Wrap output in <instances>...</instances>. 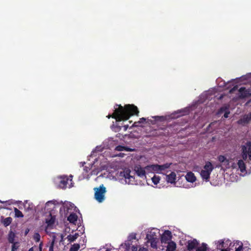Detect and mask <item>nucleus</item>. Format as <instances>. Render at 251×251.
I'll list each match as a JSON object with an SVG mask.
<instances>
[{"label":"nucleus","instance_id":"22","mask_svg":"<svg viewBox=\"0 0 251 251\" xmlns=\"http://www.w3.org/2000/svg\"><path fill=\"white\" fill-rule=\"evenodd\" d=\"M90 169L89 167L85 166L83 168L84 172L83 173V176H79L78 179L79 180H81L84 178H87L89 179L90 177V175L88 174L89 171H90Z\"/></svg>","mask_w":251,"mask_h":251},{"label":"nucleus","instance_id":"41","mask_svg":"<svg viewBox=\"0 0 251 251\" xmlns=\"http://www.w3.org/2000/svg\"><path fill=\"white\" fill-rule=\"evenodd\" d=\"M136 237V234L135 233H131L129 235V236L128 237V240L131 241L132 240L135 239Z\"/></svg>","mask_w":251,"mask_h":251},{"label":"nucleus","instance_id":"53","mask_svg":"<svg viewBox=\"0 0 251 251\" xmlns=\"http://www.w3.org/2000/svg\"><path fill=\"white\" fill-rule=\"evenodd\" d=\"M60 237H61V241H61V242H62V241H63V235H62V234H61V235H60Z\"/></svg>","mask_w":251,"mask_h":251},{"label":"nucleus","instance_id":"46","mask_svg":"<svg viewBox=\"0 0 251 251\" xmlns=\"http://www.w3.org/2000/svg\"><path fill=\"white\" fill-rule=\"evenodd\" d=\"M207 92H205V93H203L202 94L201 96V98H203V99H205L206 98H207Z\"/></svg>","mask_w":251,"mask_h":251},{"label":"nucleus","instance_id":"58","mask_svg":"<svg viewBox=\"0 0 251 251\" xmlns=\"http://www.w3.org/2000/svg\"><path fill=\"white\" fill-rule=\"evenodd\" d=\"M72 187V185H69V188H71Z\"/></svg>","mask_w":251,"mask_h":251},{"label":"nucleus","instance_id":"24","mask_svg":"<svg viewBox=\"0 0 251 251\" xmlns=\"http://www.w3.org/2000/svg\"><path fill=\"white\" fill-rule=\"evenodd\" d=\"M176 246L175 242L170 241L168 242L166 251H175Z\"/></svg>","mask_w":251,"mask_h":251},{"label":"nucleus","instance_id":"33","mask_svg":"<svg viewBox=\"0 0 251 251\" xmlns=\"http://www.w3.org/2000/svg\"><path fill=\"white\" fill-rule=\"evenodd\" d=\"M207 250V245L205 243H202L201 246L197 247L196 251H206Z\"/></svg>","mask_w":251,"mask_h":251},{"label":"nucleus","instance_id":"18","mask_svg":"<svg viewBox=\"0 0 251 251\" xmlns=\"http://www.w3.org/2000/svg\"><path fill=\"white\" fill-rule=\"evenodd\" d=\"M166 179L168 183H175L176 174L175 172H171L169 175H166Z\"/></svg>","mask_w":251,"mask_h":251},{"label":"nucleus","instance_id":"17","mask_svg":"<svg viewBox=\"0 0 251 251\" xmlns=\"http://www.w3.org/2000/svg\"><path fill=\"white\" fill-rule=\"evenodd\" d=\"M236 165L237 167H238V169H239L240 172L243 174V176L247 174V173L246 171V165L243 160H239Z\"/></svg>","mask_w":251,"mask_h":251},{"label":"nucleus","instance_id":"16","mask_svg":"<svg viewBox=\"0 0 251 251\" xmlns=\"http://www.w3.org/2000/svg\"><path fill=\"white\" fill-rule=\"evenodd\" d=\"M251 121V113L244 115L242 118L237 121V123L239 125L244 126L248 124Z\"/></svg>","mask_w":251,"mask_h":251},{"label":"nucleus","instance_id":"49","mask_svg":"<svg viewBox=\"0 0 251 251\" xmlns=\"http://www.w3.org/2000/svg\"><path fill=\"white\" fill-rule=\"evenodd\" d=\"M237 89V87L236 86L234 87L233 88H232L230 91L229 92L230 93H232L234 91H235Z\"/></svg>","mask_w":251,"mask_h":251},{"label":"nucleus","instance_id":"42","mask_svg":"<svg viewBox=\"0 0 251 251\" xmlns=\"http://www.w3.org/2000/svg\"><path fill=\"white\" fill-rule=\"evenodd\" d=\"M221 78H218L217 79V82L218 83L219 86L220 87H225L226 86V82L225 81H223L222 83H220V81H221Z\"/></svg>","mask_w":251,"mask_h":251},{"label":"nucleus","instance_id":"55","mask_svg":"<svg viewBox=\"0 0 251 251\" xmlns=\"http://www.w3.org/2000/svg\"><path fill=\"white\" fill-rule=\"evenodd\" d=\"M28 251H33V248H30Z\"/></svg>","mask_w":251,"mask_h":251},{"label":"nucleus","instance_id":"6","mask_svg":"<svg viewBox=\"0 0 251 251\" xmlns=\"http://www.w3.org/2000/svg\"><path fill=\"white\" fill-rule=\"evenodd\" d=\"M214 244L216 249L221 251L230 248L232 246V243L228 239H224L215 241Z\"/></svg>","mask_w":251,"mask_h":251},{"label":"nucleus","instance_id":"21","mask_svg":"<svg viewBox=\"0 0 251 251\" xmlns=\"http://www.w3.org/2000/svg\"><path fill=\"white\" fill-rule=\"evenodd\" d=\"M24 208L26 211L29 212L33 211L34 209V206L31 202H28L27 201H25L24 203Z\"/></svg>","mask_w":251,"mask_h":251},{"label":"nucleus","instance_id":"3","mask_svg":"<svg viewBox=\"0 0 251 251\" xmlns=\"http://www.w3.org/2000/svg\"><path fill=\"white\" fill-rule=\"evenodd\" d=\"M94 190L95 200L99 203L102 202L105 200V194L106 192L105 187L102 184L99 187L95 188Z\"/></svg>","mask_w":251,"mask_h":251},{"label":"nucleus","instance_id":"4","mask_svg":"<svg viewBox=\"0 0 251 251\" xmlns=\"http://www.w3.org/2000/svg\"><path fill=\"white\" fill-rule=\"evenodd\" d=\"M214 169L212 163L209 161H207L203 167V170H201L200 175L203 179L206 181H208L210 175Z\"/></svg>","mask_w":251,"mask_h":251},{"label":"nucleus","instance_id":"13","mask_svg":"<svg viewBox=\"0 0 251 251\" xmlns=\"http://www.w3.org/2000/svg\"><path fill=\"white\" fill-rule=\"evenodd\" d=\"M172 238L171 231L166 230L161 236V241L162 243H166L168 241H170Z\"/></svg>","mask_w":251,"mask_h":251},{"label":"nucleus","instance_id":"1","mask_svg":"<svg viewBox=\"0 0 251 251\" xmlns=\"http://www.w3.org/2000/svg\"><path fill=\"white\" fill-rule=\"evenodd\" d=\"M115 106L114 113L112 116L108 115V118L112 117L117 121L127 120L131 115L139 112L137 107L134 105L127 104L124 107L117 104Z\"/></svg>","mask_w":251,"mask_h":251},{"label":"nucleus","instance_id":"28","mask_svg":"<svg viewBox=\"0 0 251 251\" xmlns=\"http://www.w3.org/2000/svg\"><path fill=\"white\" fill-rule=\"evenodd\" d=\"M79 236V234L77 233H75L74 235L69 234L68 235L67 238L70 243L75 241Z\"/></svg>","mask_w":251,"mask_h":251},{"label":"nucleus","instance_id":"44","mask_svg":"<svg viewBox=\"0 0 251 251\" xmlns=\"http://www.w3.org/2000/svg\"><path fill=\"white\" fill-rule=\"evenodd\" d=\"M0 203H3V204H7L8 205H10L11 204V202H10V201L9 200V201H2L1 200H0Z\"/></svg>","mask_w":251,"mask_h":251},{"label":"nucleus","instance_id":"9","mask_svg":"<svg viewBox=\"0 0 251 251\" xmlns=\"http://www.w3.org/2000/svg\"><path fill=\"white\" fill-rule=\"evenodd\" d=\"M130 171L129 170H126L123 172H121L120 174V176L123 177L125 178V182L126 184L133 185L136 184L135 181V177L130 175Z\"/></svg>","mask_w":251,"mask_h":251},{"label":"nucleus","instance_id":"52","mask_svg":"<svg viewBox=\"0 0 251 251\" xmlns=\"http://www.w3.org/2000/svg\"><path fill=\"white\" fill-rule=\"evenodd\" d=\"M230 250H231V248H230L226 249H225L224 250H221V251H230Z\"/></svg>","mask_w":251,"mask_h":251},{"label":"nucleus","instance_id":"31","mask_svg":"<svg viewBox=\"0 0 251 251\" xmlns=\"http://www.w3.org/2000/svg\"><path fill=\"white\" fill-rule=\"evenodd\" d=\"M12 222V218L9 217L4 219L2 221V223L5 226H7L11 224Z\"/></svg>","mask_w":251,"mask_h":251},{"label":"nucleus","instance_id":"7","mask_svg":"<svg viewBox=\"0 0 251 251\" xmlns=\"http://www.w3.org/2000/svg\"><path fill=\"white\" fill-rule=\"evenodd\" d=\"M170 164L166 163L164 165H159L157 164L151 165L145 167L147 171H152L156 173L160 174L163 171L170 167Z\"/></svg>","mask_w":251,"mask_h":251},{"label":"nucleus","instance_id":"54","mask_svg":"<svg viewBox=\"0 0 251 251\" xmlns=\"http://www.w3.org/2000/svg\"><path fill=\"white\" fill-rule=\"evenodd\" d=\"M80 164H81V166H83L85 164V162H80Z\"/></svg>","mask_w":251,"mask_h":251},{"label":"nucleus","instance_id":"29","mask_svg":"<svg viewBox=\"0 0 251 251\" xmlns=\"http://www.w3.org/2000/svg\"><path fill=\"white\" fill-rule=\"evenodd\" d=\"M15 234L12 231H10L9 232L8 235V240L9 243H14V242H15L14 241L15 238Z\"/></svg>","mask_w":251,"mask_h":251},{"label":"nucleus","instance_id":"15","mask_svg":"<svg viewBox=\"0 0 251 251\" xmlns=\"http://www.w3.org/2000/svg\"><path fill=\"white\" fill-rule=\"evenodd\" d=\"M134 171L136 174L140 177L145 176L146 171L147 169L145 168L141 167L140 165H135L134 167Z\"/></svg>","mask_w":251,"mask_h":251},{"label":"nucleus","instance_id":"5","mask_svg":"<svg viewBox=\"0 0 251 251\" xmlns=\"http://www.w3.org/2000/svg\"><path fill=\"white\" fill-rule=\"evenodd\" d=\"M60 202L63 203L60 208V212L62 215L66 216L69 213L76 211V207L73 203L69 201H65L63 203L62 201Z\"/></svg>","mask_w":251,"mask_h":251},{"label":"nucleus","instance_id":"37","mask_svg":"<svg viewBox=\"0 0 251 251\" xmlns=\"http://www.w3.org/2000/svg\"><path fill=\"white\" fill-rule=\"evenodd\" d=\"M12 250L11 251H17V249L19 247V243L18 242H14V243H12Z\"/></svg>","mask_w":251,"mask_h":251},{"label":"nucleus","instance_id":"20","mask_svg":"<svg viewBox=\"0 0 251 251\" xmlns=\"http://www.w3.org/2000/svg\"><path fill=\"white\" fill-rule=\"evenodd\" d=\"M55 216L52 215V213H50L49 217L46 219V223L47 224V226L49 227L53 226L55 222Z\"/></svg>","mask_w":251,"mask_h":251},{"label":"nucleus","instance_id":"2","mask_svg":"<svg viewBox=\"0 0 251 251\" xmlns=\"http://www.w3.org/2000/svg\"><path fill=\"white\" fill-rule=\"evenodd\" d=\"M146 244H150L151 247L154 249L157 248L160 236L159 229L155 227L147 228L145 230Z\"/></svg>","mask_w":251,"mask_h":251},{"label":"nucleus","instance_id":"34","mask_svg":"<svg viewBox=\"0 0 251 251\" xmlns=\"http://www.w3.org/2000/svg\"><path fill=\"white\" fill-rule=\"evenodd\" d=\"M146 120V119L145 118H140L139 121L138 122H134V123L133 124V126H139L140 124L144 123Z\"/></svg>","mask_w":251,"mask_h":251},{"label":"nucleus","instance_id":"51","mask_svg":"<svg viewBox=\"0 0 251 251\" xmlns=\"http://www.w3.org/2000/svg\"><path fill=\"white\" fill-rule=\"evenodd\" d=\"M128 127V125H125L124 126H123V128H124V131H126L127 128Z\"/></svg>","mask_w":251,"mask_h":251},{"label":"nucleus","instance_id":"59","mask_svg":"<svg viewBox=\"0 0 251 251\" xmlns=\"http://www.w3.org/2000/svg\"><path fill=\"white\" fill-rule=\"evenodd\" d=\"M93 172H94V171H93V172H92V173L91 174V175H93Z\"/></svg>","mask_w":251,"mask_h":251},{"label":"nucleus","instance_id":"30","mask_svg":"<svg viewBox=\"0 0 251 251\" xmlns=\"http://www.w3.org/2000/svg\"><path fill=\"white\" fill-rule=\"evenodd\" d=\"M104 147L102 145L97 146L95 148V149L92 151L91 152V155H94V153L97 152L102 151H103V150L104 149Z\"/></svg>","mask_w":251,"mask_h":251},{"label":"nucleus","instance_id":"10","mask_svg":"<svg viewBox=\"0 0 251 251\" xmlns=\"http://www.w3.org/2000/svg\"><path fill=\"white\" fill-rule=\"evenodd\" d=\"M59 203L58 202L54 200L49 201L46 203L45 210L49 212L50 214L52 213V211L56 208V205L58 204Z\"/></svg>","mask_w":251,"mask_h":251},{"label":"nucleus","instance_id":"50","mask_svg":"<svg viewBox=\"0 0 251 251\" xmlns=\"http://www.w3.org/2000/svg\"><path fill=\"white\" fill-rule=\"evenodd\" d=\"M116 128V129H115V131H118L121 129L122 127L121 126H118Z\"/></svg>","mask_w":251,"mask_h":251},{"label":"nucleus","instance_id":"8","mask_svg":"<svg viewBox=\"0 0 251 251\" xmlns=\"http://www.w3.org/2000/svg\"><path fill=\"white\" fill-rule=\"evenodd\" d=\"M218 160L221 163L220 166L222 167H224L226 169H229L231 167L233 169L237 168L236 164L232 163L224 155H219L218 157Z\"/></svg>","mask_w":251,"mask_h":251},{"label":"nucleus","instance_id":"27","mask_svg":"<svg viewBox=\"0 0 251 251\" xmlns=\"http://www.w3.org/2000/svg\"><path fill=\"white\" fill-rule=\"evenodd\" d=\"M235 246V251H243V244L240 241H236L233 244L232 247Z\"/></svg>","mask_w":251,"mask_h":251},{"label":"nucleus","instance_id":"47","mask_svg":"<svg viewBox=\"0 0 251 251\" xmlns=\"http://www.w3.org/2000/svg\"><path fill=\"white\" fill-rule=\"evenodd\" d=\"M132 251H138V248L135 246H132L131 248Z\"/></svg>","mask_w":251,"mask_h":251},{"label":"nucleus","instance_id":"11","mask_svg":"<svg viewBox=\"0 0 251 251\" xmlns=\"http://www.w3.org/2000/svg\"><path fill=\"white\" fill-rule=\"evenodd\" d=\"M57 181L58 183V186L62 189H65L67 187L69 178L67 176H60L57 178Z\"/></svg>","mask_w":251,"mask_h":251},{"label":"nucleus","instance_id":"38","mask_svg":"<svg viewBox=\"0 0 251 251\" xmlns=\"http://www.w3.org/2000/svg\"><path fill=\"white\" fill-rule=\"evenodd\" d=\"M115 150L116 151H124V150H126V151H132L131 150L128 149L126 148L124 146H117L116 147V148H115Z\"/></svg>","mask_w":251,"mask_h":251},{"label":"nucleus","instance_id":"19","mask_svg":"<svg viewBox=\"0 0 251 251\" xmlns=\"http://www.w3.org/2000/svg\"><path fill=\"white\" fill-rule=\"evenodd\" d=\"M189 111H190V108L186 107L183 109L178 110L175 114H178L179 115H178L177 116H175V115L173 116L172 118H177L180 116L185 115L186 114H188L189 113Z\"/></svg>","mask_w":251,"mask_h":251},{"label":"nucleus","instance_id":"45","mask_svg":"<svg viewBox=\"0 0 251 251\" xmlns=\"http://www.w3.org/2000/svg\"><path fill=\"white\" fill-rule=\"evenodd\" d=\"M139 251H148V250L146 248L141 247V248H139Z\"/></svg>","mask_w":251,"mask_h":251},{"label":"nucleus","instance_id":"43","mask_svg":"<svg viewBox=\"0 0 251 251\" xmlns=\"http://www.w3.org/2000/svg\"><path fill=\"white\" fill-rule=\"evenodd\" d=\"M153 118L155 119L157 121H161L164 119L163 117L161 116H154L152 117Z\"/></svg>","mask_w":251,"mask_h":251},{"label":"nucleus","instance_id":"26","mask_svg":"<svg viewBox=\"0 0 251 251\" xmlns=\"http://www.w3.org/2000/svg\"><path fill=\"white\" fill-rule=\"evenodd\" d=\"M77 220V216L74 212L71 213L68 217V220L71 223L75 224Z\"/></svg>","mask_w":251,"mask_h":251},{"label":"nucleus","instance_id":"36","mask_svg":"<svg viewBox=\"0 0 251 251\" xmlns=\"http://www.w3.org/2000/svg\"><path fill=\"white\" fill-rule=\"evenodd\" d=\"M160 179V177L157 176H154L151 178L152 182L155 185L157 184L159 182Z\"/></svg>","mask_w":251,"mask_h":251},{"label":"nucleus","instance_id":"25","mask_svg":"<svg viewBox=\"0 0 251 251\" xmlns=\"http://www.w3.org/2000/svg\"><path fill=\"white\" fill-rule=\"evenodd\" d=\"M251 77V73H249L246 75H242L240 77L236 78L235 79H232L231 81L235 80L238 82V80L243 82L244 80H248Z\"/></svg>","mask_w":251,"mask_h":251},{"label":"nucleus","instance_id":"56","mask_svg":"<svg viewBox=\"0 0 251 251\" xmlns=\"http://www.w3.org/2000/svg\"><path fill=\"white\" fill-rule=\"evenodd\" d=\"M40 251H42V249H41V244H40Z\"/></svg>","mask_w":251,"mask_h":251},{"label":"nucleus","instance_id":"32","mask_svg":"<svg viewBox=\"0 0 251 251\" xmlns=\"http://www.w3.org/2000/svg\"><path fill=\"white\" fill-rule=\"evenodd\" d=\"M14 211L15 212V217L16 218H23L24 217V215L22 212L20 211L18 208L15 207L14 208Z\"/></svg>","mask_w":251,"mask_h":251},{"label":"nucleus","instance_id":"23","mask_svg":"<svg viewBox=\"0 0 251 251\" xmlns=\"http://www.w3.org/2000/svg\"><path fill=\"white\" fill-rule=\"evenodd\" d=\"M185 178L187 181L191 183L195 182L196 180L194 174L192 172L188 173L185 176Z\"/></svg>","mask_w":251,"mask_h":251},{"label":"nucleus","instance_id":"35","mask_svg":"<svg viewBox=\"0 0 251 251\" xmlns=\"http://www.w3.org/2000/svg\"><path fill=\"white\" fill-rule=\"evenodd\" d=\"M80 248V245L79 244H74L72 245L70 251H78Z\"/></svg>","mask_w":251,"mask_h":251},{"label":"nucleus","instance_id":"40","mask_svg":"<svg viewBox=\"0 0 251 251\" xmlns=\"http://www.w3.org/2000/svg\"><path fill=\"white\" fill-rule=\"evenodd\" d=\"M33 239L35 242H38L40 240V235L38 233H35L33 236Z\"/></svg>","mask_w":251,"mask_h":251},{"label":"nucleus","instance_id":"14","mask_svg":"<svg viewBox=\"0 0 251 251\" xmlns=\"http://www.w3.org/2000/svg\"><path fill=\"white\" fill-rule=\"evenodd\" d=\"M251 95V89H246L245 87H241L239 90V97L245 98Z\"/></svg>","mask_w":251,"mask_h":251},{"label":"nucleus","instance_id":"12","mask_svg":"<svg viewBox=\"0 0 251 251\" xmlns=\"http://www.w3.org/2000/svg\"><path fill=\"white\" fill-rule=\"evenodd\" d=\"M199 244V242L196 239L188 240L187 246V250L189 251H193L194 250H196Z\"/></svg>","mask_w":251,"mask_h":251},{"label":"nucleus","instance_id":"57","mask_svg":"<svg viewBox=\"0 0 251 251\" xmlns=\"http://www.w3.org/2000/svg\"><path fill=\"white\" fill-rule=\"evenodd\" d=\"M105 251H111V250L107 249Z\"/></svg>","mask_w":251,"mask_h":251},{"label":"nucleus","instance_id":"48","mask_svg":"<svg viewBox=\"0 0 251 251\" xmlns=\"http://www.w3.org/2000/svg\"><path fill=\"white\" fill-rule=\"evenodd\" d=\"M229 112H225V113L224 114V116L225 118H227L228 117V114H229Z\"/></svg>","mask_w":251,"mask_h":251},{"label":"nucleus","instance_id":"39","mask_svg":"<svg viewBox=\"0 0 251 251\" xmlns=\"http://www.w3.org/2000/svg\"><path fill=\"white\" fill-rule=\"evenodd\" d=\"M55 241V236H53L52 242H51V244L49 247V251H53V247H54V244Z\"/></svg>","mask_w":251,"mask_h":251}]
</instances>
